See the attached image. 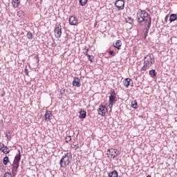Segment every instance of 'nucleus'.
<instances>
[{
    "instance_id": "6e6552de",
    "label": "nucleus",
    "mask_w": 177,
    "mask_h": 177,
    "mask_svg": "<svg viewBox=\"0 0 177 177\" xmlns=\"http://www.w3.org/2000/svg\"><path fill=\"white\" fill-rule=\"evenodd\" d=\"M107 154H109L110 156H111V157L113 158H115V157H117V156H118V150H117L115 149L111 148V149H108Z\"/></svg>"
},
{
    "instance_id": "473e14b6",
    "label": "nucleus",
    "mask_w": 177,
    "mask_h": 177,
    "mask_svg": "<svg viewBox=\"0 0 177 177\" xmlns=\"http://www.w3.org/2000/svg\"><path fill=\"white\" fill-rule=\"evenodd\" d=\"M35 59L37 60V62H39V57H38V55H36L35 56Z\"/></svg>"
},
{
    "instance_id": "7ed1b4c3",
    "label": "nucleus",
    "mask_w": 177,
    "mask_h": 177,
    "mask_svg": "<svg viewBox=\"0 0 177 177\" xmlns=\"http://www.w3.org/2000/svg\"><path fill=\"white\" fill-rule=\"evenodd\" d=\"M73 158V155L71 153H66L62 156L59 161L61 168H66L68 165L71 162V158Z\"/></svg>"
},
{
    "instance_id": "b1692460",
    "label": "nucleus",
    "mask_w": 177,
    "mask_h": 177,
    "mask_svg": "<svg viewBox=\"0 0 177 177\" xmlns=\"http://www.w3.org/2000/svg\"><path fill=\"white\" fill-rule=\"evenodd\" d=\"M88 48H86V46H85L84 48L83 49V53L87 57H90L89 54H88Z\"/></svg>"
},
{
    "instance_id": "f704fd0d",
    "label": "nucleus",
    "mask_w": 177,
    "mask_h": 177,
    "mask_svg": "<svg viewBox=\"0 0 177 177\" xmlns=\"http://www.w3.org/2000/svg\"><path fill=\"white\" fill-rule=\"evenodd\" d=\"M75 150H78V149H80V145L77 144V145H75Z\"/></svg>"
},
{
    "instance_id": "39448f33",
    "label": "nucleus",
    "mask_w": 177,
    "mask_h": 177,
    "mask_svg": "<svg viewBox=\"0 0 177 177\" xmlns=\"http://www.w3.org/2000/svg\"><path fill=\"white\" fill-rule=\"evenodd\" d=\"M115 6L118 10H124L125 8V1L124 0H118L115 2Z\"/></svg>"
},
{
    "instance_id": "0eeeda50",
    "label": "nucleus",
    "mask_w": 177,
    "mask_h": 177,
    "mask_svg": "<svg viewBox=\"0 0 177 177\" xmlns=\"http://www.w3.org/2000/svg\"><path fill=\"white\" fill-rule=\"evenodd\" d=\"M54 32L56 38L59 39L62 37V25H56Z\"/></svg>"
},
{
    "instance_id": "f3484780",
    "label": "nucleus",
    "mask_w": 177,
    "mask_h": 177,
    "mask_svg": "<svg viewBox=\"0 0 177 177\" xmlns=\"http://www.w3.org/2000/svg\"><path fill=\"white\" fill-rule=\"evenodd\" d=\"M109 177H118V172L116 170L109 174Z\"/></svg>"
},
{
    "instance_id": "f03ea898",
    "label": "nucleus",
    "mask_w": 177,
    "mask_h": 177,
    "mask_svg": "<svg viewBox=\"0 0 177 177\" xmlns=\"http://www.w3.org/2000/svg\"><path fill=\"white\" fill-rule=\"evenodd\" d=\"M155 62L154 55L153 54H148L144 57V65L141 68V71L149 70Z\"/></svg>"
},
{
    "instance_id": "aec40b11",
    "label": "nucleus",
    "mask_w": 177,
    "mask_h": 177,
    "mask_svg": "<svg viewBox=\"0 0 177 177\" xmlns=\"http://www.w3.org/2000/svg\"><path fill=\"white\" fill-rule=\"evenodd\" d=\"M80 114V118H86V111L81 110Z\"/></svg>"
},
{
    "instance_id": "4c0bfd02",
    "label": "nucleus",
    "mask_w": 177,
    "mask_h": 177,
    "mask_svg": "<svg viewBox=\"0 0 177 177\" xmlns=\"http://www.w3.org/2000/svg\"><path fill=\"white\" fill-rule=\"evenodd\" d=\"M56 46H57L56 43H54V44H52V46H53V47H55Z\"/></svg>"
},
{
    "instance_id": "f8f14e48",
    "label": "nucleus",
    "mask_w": 177,
    "mask_h": 177,
    "mask_svg": "<svg viewBox=\"0 0 177 177\" xmlns=\"http://www.w3.org/2000/svg\"><path fill=\"white\" fill-rule=\"evenodd\" d=\"M52 111H46L44 115L45 121H50L52 120Z\"/></svg>"
},
{
    "instance_id": "bb28decb",
    "label": "nucleus",
    "mask_w": 177,
    "mask_h": 177,
    "mask_svg": "<svg viewBox=\"0 0 177 177\" xmlns=\"http://www.w3.org/2000/svg\"><path fill=\"white\" fill-rule=\"evenodd\" d=\"M10 151L9 147L4 146V154H9Z\"/></svg>"
},
{
    "instance_id": "7c9ffc66",
    "label": "nucleus",
    "mask_w": 177,
    "mask_h": 177,
    "mask_svg": "<svg viewBox=\"0 0 177 177\" xmlns=\"http://www.w3.org/2000/svg\"><path fill=\"white\" fill-rule=\"evenodd\" d=\"M90 57H87L89 62H91V63L93 62V60H92L93 59V56H91V55H89ZM92 57V58H91Z\"/></svg>"
},
{
    "instance_id": "4468645a",
    "label": "nucleus",
    "mask_w": 177,
    "mask_h": 177,
    "mask_svg": "<svg viewBox=\"0 0 177 177\" xmlns=\"http://www.w3.org/2000/svg\"><path fill=\"white\" fill-rule=\"evenodd\" d=\"M73 86H77V88H80L81 86V80L78 77H75L74 80L73 82Z\"/></svg>"
},
{
    "instance_id": "e433bc0d",
    "label": "nucleus",
    "mask_w": 177,
    "mask_h": 177,
    "mask_svg": "<svg viewBox=\"0 0 177 177\" xmlns=\"http://www.w3.org/2000/svg\"><path fill=\"white\" fill-rule=\"evenodd\" d=\"M168 19H169V16L167 15L165 18V21H167V20H168Z\"/></svg>"
},
{
    "instance_id": "72a5a7b5",
    "label": "nucleus",
    "mask_w": 177,
    "mask_h": 177,
    "mask_svg": "<svg viewBox=\"0 0 177 177\" xmlns=\"http://www.w3.org/2000/svg\"><path fill=\"white\" fill-rule=\"evenodd\" d=\"M3 147H5V145H3L2 142H0V149H2Z\"/></svg>"
},
{
    "instance_id": "393cba45",
    "label": "nucleus",
    "mask_w": 177,
    "mask_h": 177,
    "mask_svg": "<svg viewBox=\"0 0 177 177\" xmlns=\"http://www.w3.org/2000/svg\"><path fill=\"white\" fill-rule=\"evenodd\" d=\"M86 3H88V0H80V5H81V6H85Z\"/></svg>"
},
{
    "instance_id": "2f4dec72",
    "label": "nucleus",
    "mask_w": 177,
    "mask_h": 177,
    "mask_svg": "<svg viewBox=\"0 0 177 177\" xmlns=\"http://www.w3.org/2000/svg\"><path fill=\"white\" fill-rule=\"evenodd\" d=\"M109 55H111V56H115V54H114L113 50H109Z\"/></svg>"
},
{
    "instance_id": "f257e3e1",
    "label": "nucleus",
    "mask_w": 177,
    "mask_h": 177,
    "mask_svg": "<svg viewBox=\"0 0 177 177\" xmlns=\"http://www.w3.org/2000/svg\"><path fill=\"white\" fill-rule=\"evenodd\" d=\"M138 24L139 26H151V17L146 10H140L137 13Z\"/></svg>"
},
{
    "instance_id": "a878e982",
    "label": "nucleus",
    "mask_w": 177,
    "mask_h": 177,
    "mask_svg": "<svg viewBox=\"0 0 177 177\" xmlns=\"http://www.w3.org/2000/svg\"><path fill=\"white\" fill-rule=\"evenodd\" d=\"M131 107H133V109H138V102L136 100H134L131 102Z\"/></svg>"
},
{
    "instance_id": "423d86ee",
    "label": "nucleus",
    "mask_w": 177,
    "mask_h": 177,
    "mask_svg": "<svg viewBox=\"0 0 177 177\" xmlns=\"http://www.w3.org/2000/svg\"><path fill=\"white\" fill-rule=\"evenodd\" d=\"M108 109L106 105H100L97 112L100 115H102V117H104L106 115V113H107Z\"/></svg>"
},
{
    "instance_id": "ea45409f",
    "label": "nucleus",
    "mask_w": 177,
    "mask_h": 177,
    "mask_svg": "<svg viewBox=\"0 0 177 177\" xmlns=\"http://www.w3.org/2000/svg\"><path fill=\"white\" fill-rule=\"evenodd\" d=\"M96 26H97V22H95L94 24V27H96Z\"/></svg>"
},
{
    "instance_id": "c85d7f7f",
    "label": "nucleus",
    "mask_w": 177,
    "mask_h": 177,
    "mask_svg": "<svg viewBox=\"0 0 177 177\" xmlns=\"http://www.w3.org/2000/svg\"><path fill=\"white\" fill-rule=\"evenodd\" d=\"M27 38H28V39H32V32H28Z\"/></svg>"
},
{
    "instance_id": "a19ab883",
    "label": "nucleus",
    "mask_w": 177,
    "mask_h": 177,
    "mask_svg": "<svg viewBox=\"0 0 177 177\" xmlns=\"http://www.w3.org/2000/svg\"><path fill=\"white\" fill-rule=\"evenodd\" d=\"M147 177H151V176H150V175H148Z\"/></svg>"
},
{
    "instance_id": "cd10ccee",
    "label": "nucleus",
    "mask_w": 177,
    "mask_h": 177,
    "mask_svg": "<svg viewBox=\"0 0 177 177\" xmlns=\"http://www.w3.org/2000/svg\"><path fill=\"white\" fill-rule=\"evenodd\" d=\"M65 142L66 143H68L69 142H71V136H68L65 138Z\"/></svg>"
},
{
    "instance_id": "c756f323",
    "label": "nucleus",
    "mask_w": 177,
    "mask_h": 177,
    "mask_svg": "<svg viewBox=\"0 0 177 177\" xmlns=\"http://www.w3.org/2000/svg\"><path fill=\"white\" fill-rule=\"evenodd\" d=\"M3 177H12V173H5Z\"/></svg>"
},
{
    "instance_id": "5701e85b",
    "label": "nucleus",
    "mask_w": 177,
    "mask_h": 177,
    "mask_svg": "<svg viewBox=\"0 0 177 177\" xmlns=\"http://www.w3.org/2000/svg\"><path fill=\"white\" fill-rule=\"evenodd\" d=\"M126 23H129V24H133V19L132 17H129L125 19Z\"/></svg>"
},
{
    "instance_id": "ddd939ff",
    "label": "nucleus",
    "mask_w": 177,
    "mask_h": 177,
    "mask_svg": "<svg viewBox=\"0 0 177 177\" xmlns=\"http://www.w3.org/2000/svg\"><path fill=\"white\" fill-rule=\"evenodd\" d=\"M12 176H16L17 174V169L19 167V165H15L12 164Z\"/></svg>"
},
{
    "instance_id": "9d476101",
    "label": "nucleus",
    "mask_w": 177,
    "mask_h": 177,
    "mask_svg": "<svg viewBox=\"0 0 177 177\" xmlns=\"http://www.w3.org/2000/svg\"><path fill=\"white\" fill-rule=\"evenodd\" d=\"M123 84L126 88H128L130 85V86H133V82L131 78H126L123 80Z\"/></svg>"
},
{
    "instance_id": "c9c22d12",
    "label": "nucleus",
    "mask_w": 177,
    "mask_h": 177,
    "mask_svg": "<svg viewBox=\"0 0 177 177\" xmlns=\"http://www.w3.org/2000/svg\"><path fill=\"white\" fill-rule=\"evenodd\" d=\"M0 151H3L4 153V151H5V147H3V148L0 149Z\"/></svg>"
},
{
    "instance_id": "dca6fc26",
    "label": "nucleus",
    "mask_w": 177,
    "mask_h": 177,
    "mask_svg": "<svg viewBox=\"0 0 177 177\" xmlns=\"http://www.w3.org/2000/svg\"><path fill=\"white\" fill-rule=\"evenodd\" d=\"M122 45V42H121V40H118L115 44H113L114 48H116V49L118 50L121 49Z\"/></svg>"
},
{
    "instance_id": "a211bd4d",
    "label": "nucleus",
    "mask_w": 177,
    "mask_h": 177,
    "mask_svg": "<svg viewBox=\"0 0 177 177\" xmlns=\"http://www.w3.org/2000/svg\"><path fill=\"white\" fill-rule=\"evenodd\" d=\"M177 19V16L176 14H171L169 17V21L172 23V21H175Z\"/></svg>"
},
{
    "instance_id": "2eb2a0df",
    "label": "nucleus",
    "mask_w": 177,
    "mask_h": 177,
    "mask_svg": "<svg viewBox=\"0 0 177 177\" xmlns=\"http://www.w3.org/2000/svg\"><path fill=\"white\" fill-rule=\"evenodd\" d=\"M12 5L13 8H19L20 6V0H12Z\"/></svg>"
},
{
    "instance_id": "4be33fe9",
    "label": "nucleus",
    "mask_w": 177,
    "mask_h": 177,
    "mask_svg": "<svg viewBox=\"0 0 177 177\" xmlns=\"http://www.w3.org/2000/svg\"><path fill=\"white\" fill-rule=\"evenodd\" d=\"M9 162H10V161L9 160V157L5 156L3 160V164H4V165H7L8 164H9Z\"/></svg>"
},
{
    "instance_id": "1a4fd4ad",
    "label": "nucleus",
    "mask_w": 177,
    "mask_h": 177,
    "mask_svg": "<svg viewBox=\"0 0 177 177\" xmlns=\"http://www.w3.org/2000/svg\"><path fill=\"white\" fill-rule=\"evenodd\" d=\"M18 151H19V153L15 156L12 164L20 165V160H21V153H20V150H18Z\"/></svg>"
},
{
    "instance_id": "9b49d317",
    "label": "nucleus",
    "mask_w": 177,
    "mask_h": 177,
    "mask_svg": "<svg viewBox=\"0 0 177 177\" xmlns=\"http://www.w3.org/2000/svg\"><path fill=\"white\" fill-rule=\"evenodd\" d=\"M69 24H71V26H77V24H78V19H77V17L71 16L69 18Z\"/></svg>"
},
{
    "instance_id": "20e7f679",
    "label": "nucleus",
    "mask_w": 177,
    "mask_h": 177,
    "mask_svg": "<svg viewBox=\"0 0 177 177\" xmlns=\"http://www.w3.org/2000/svg\"><path fill=\"white\" fill-rule=\"evenodd\" d=\"M117 102V94L115 93V90L111 89L110 92V96L109 100V109H113V106Z\"/></svg>"
},
{
    "instance_id": "58836bf2",
    "label": "nucleus",
    "mask_w": 177,
    "mask_h": 177,
    "mask_svg": "<svg viewBox=\"0 0 177 177\" xmlns=\"http://www.w3.org/2000/svg\"><path fill=\"white\" fill-rule=\"evenodd\" d=\"M6 136L7 139H9V138H10V136H9V135H8V134H6Z\"/></svg>"
},
{
    "instance_id": "6ab92c4d",
    "label": "nucleus",
    "mask_w": 177,
    "mask_h": 177,
    "mask_svg": "<svg viewBox=\"0 0 177 177\" xmlns=\"http://www.w3.org/2000/svg\"><path fill=\"white\" fill-rule=\"evenodd\" d=\"M149 75L152 77V78H155L157 75V73H156V70L152 69L149 71Z\"/></svg>"
},
{
    "instance_id": "79ce46f5",
    "label": "nucleus",
    "mask_w": 177,
    "mask_h": 177,
    "mask_svg": "<svg viewBox=\"0 0 177 177\" xmlns=\"http://www.w3.org/2000/svg\"><path fill=\"white\" fill-rule=\"evenodd\" d=\"M25 71H28V70L26 68V69H25Z\"/></svg>"
},
{
    "instance_id": "412c9836",
    "label": "nucleus",
    "mask_w": 177,
    "mask_h": 177,
    "mask_svg": "<svg viewBox=\"0 0 177 177\" xmlns=\"http://www.w3.org/2000/svg\"><path fill=\"white\" fill-rule=\"evenodd\" d=\"M150 27H151V26L147 25V28H145V31L144 32V36L145 38H146L147 37V35L149 34V30H150Z\"/></svg>"
}]
</instances>
